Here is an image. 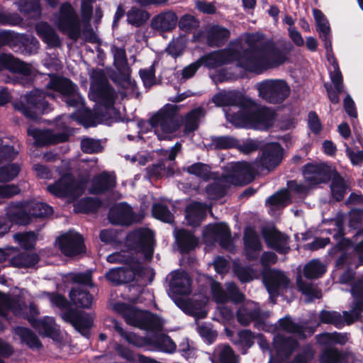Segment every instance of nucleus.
Returning <instances> with one entry per match:
<instances>
[{
	"instance_id": "nucleus-1",
	"label": "nucleus",
	"mask_w": 363,
	"mask_h": 363,
	"mask_svg": "<svg viewBox=\"0 0 363 363\" xmlns=\"http://www.w3.org/2000/svg\"><path fill=\"white\" fill-rule=\"evenodd\" d=\"M234 60H245L247 68H261L264 66H279L286 60V55L274 47L247 50L242 59L231 53L230 50H220L204 55L185 68H216Z\"/></svg>"
},
{
	"instance_id": "nucleus-2",
	"label": "nucleus",
	"mask_w": 363,
	"mask_h": 363,
	"mask_svg": "<svg viewBox=\"0 0 363 363\" xmlns=\"http://www.w3.org/2000/svg\"><path fill=\"white\" fill-rule=\"evenodd\" d=\"M90 74V97L104 109L102 113L112 111L116 116L120 115V112L114 106L116 98L114 89L108 82L106 77L104 69H91Z\"/></svg>"
},
{
	"instance_id": "nucleus-3",
	"label": "nucleus",
	"mask_w": 363,
	"mask_h": 363,
	"mask_svg": "<svg viewBox=\"0 0 363 363\" xmlns=\"http://www.w3.org/2000/svg\"><path fill=\"white\" fill-rule=\"evenodd\" d=\"M53 21L57 29L70 39L76 40L82 36L87 41L84 35L85 27L82 23V18H79L71 4L63 3L59 11L54 14Z\"/></svg>"
},
{
	"instance_id": "nucleus-4",
	"label": "nucleus",
	"mask_w": 363,
	"mask_h": 363,
	"mask_svg": "<svg viewBox=\"0 0 363 363\" xmlns=\"http://www.w3.org/2000/svg\"><path fill=\"white\" fill-rule=\"evenodd\" d=\"M25 98L26 103L21 101L16 102L14 108L30 121L36 122L40 119V115L47 114L53 109L48 100V98L53 99V94L34 89L26 95Z\"/></svg>"
},
{
	"instance_id": "nucleus-5",
	"label": "nucleus",
	"mask_w": 363,
	"mask_h": 363,
	"mask_svg": "<svg viewBox=\"0 0 363 363\" xmlns=\"http://www.w3.org/2000/svg\"><path fill=\"white\" fill-rule=\"evenodd\" d=\"M55 124L59 130L55 133L52 129H39L29 127L27 133L34 139V145L36 147H45L58 143L67 142L72 134L67 123L62 120V116L55 119Z\"/></svg>"
},
{
	"instance_id": "nucleus-6",
	"label": "nucleus",
	"mask_w": 363,
	"mask_h": 363,
	"mask_svg": "<svg viewBox=\"0 0 363 363\" xmlns=\"http://www.w3.org/2000/svg\"><path fill=\"white\" fill-rule=\"evenodd\" d=\"M183 116L179 113V106L167 104L150 119L152 128L160 127L162 132L172 134L177 131L183 125Z\"/></svg>"
},
{
	"instance_id": "nucleus-7",
	"label": "nucleus",
	"mask_w": 363,
	"mask_h": 363,
	"mask_svg": "<svg viewBox=\"0 0 363 363\" xmlns=\"http://www.w3.org/2000/svg\"><path fill=\"white\" fill-rule=\"evenodd\" d=\"M48 191L60 199H77L82 195L84 186L81 182L76 180L71 173L62 175L53 184L47 187Z\"/></svg>"
},
{
	"instance_id": "nucleus-8",
	"label": "nucleus",
	"mask_w": 363,
	"mask_h": 363,
	"mask_svg": "<svg viewBox=\"0 0 363 363\" xmlns=\"http://www.w3.org/2000/svg\"><path fill=\"white\" fill-rule=\"evenodd\" d=\"M130 247L143 253L146 258H151L154 252V233L147 228H138L126 236Z\"/></svg>"
},
{
	"instance_id": "nucleus-9",
	"label": "nucleus",
	"mask_w": 363,
	"mask_h": 363,
	"mask_svg": "<svg viewBox=\"0 0 363 363\" xmlns=\"http://www.w3.org/2000/svg\"><path fill=\"white\" fill-rule=\"evenodd\" d=\"M262 99L272 104H280L290 94V88L284 80H266L258 87Z\"/></svg>"
},
{
	"instance_id": "nucleus-10",
	"label": "nucleus",
	"mask_w": 363,
	"mask_h": 363,
	"mask_svg": "<svg viewBox=\"0 0 363 363\" xmlns=\"http://www.w3.org/2000/svg\"><path fill=\"white\" fill-rule=\"evenodd\" d=\"M58 248L66 257H73L84 253L86 246L83 236L73 231H68L57 238Z\"/></svg>"
},
{
	"instance_id": "nucleus-11",
	"label": "nucleus",
	"mask_w": 363,
	"mask_h": 363,
	"mask_svg": "<svg viewBox=\"0 0 363 363\" xmlns=\"http://www.w3.org/2000/svg\"><path fill=\"white\" fill-rule=\"evenodd\" d=\"M62 319L71 324L74 329L84 337H88L90 330L94 326V316L77 309H69L60 313Z\"/></svg>"
},
{
	"instance_id": "nucleus-12",
	"label": "nucleus",
	"mask_w": 363,
	"mask_h": 363,
	"mask_svg": "<svg viewBox=\"0 0 363 363\" xmlns=\"http://www.w3.org/2000/svg\"><path fill=\"white\" fill-rule=\"evenodd\" d=\"M335 169L325 163H307L303 167L306 182L311 186L329 182L335 174Z\"/></svg>"
},
{
	"instance_id": "nucleus-13",
	"label": "nucleus",
	"mask_w": 363,
	"mask_h": 363,
	"mask_svg": "<svg viewBox=\"0 0 363 363\" xmlns=\"http://www.w3.org/2000/svg\"><path fill=\"white\" fill-rule=\"evenodd\" d=\"M263 284L271 296H278L280 289L288 288L290 280L279 269L267 268L261 272Z\"/></svg>"
},
{
	"instance_id": "nucleus-14",
	"label": "nucleus",
	"mask_w": 363,
	"mask_h": 363,
	"mask_svg": "<svg viewBox=\"0 0 363 363\" xmlns=\"http://www.w3.org/2000/svg\"><path fill=\"white\" fill-rule=\"evenodd\" d=\"M231 172L223 177L226 183L235 185H246L255 178L254 167L247 162H238L231 167Z\"/></svg>"
},
{
	"instance_id": "nucleus-15",
	"label": "nucleus",
	"mask_w": 363,
	"mask_h": 363,
	"mask_svg": "<svg viewBox=\"0 0 363 363\" xmlns=\"http://www.w3.org/2000/svg\"><path fill=\"white\" fill-rule=\"evenodd\" d=\"M261 151L260 164L269 171L276 168L283 160L284 148L279 143H268L262 147Z\"/></svg>"
},
{
	"instance_id": "nucleus-16",
	"label": "nucleus",
	"mask_w": 363,
	"mask_h": 363,
	"mask_svg": "<svg viewBox=\"0 0 363 363\" xmlns=\"http://www.w3.org/2000/svg\"><path fill=\"white\" fill-rule=\"evenodd\" d=\"M108 218L114 225L130 226L136 221L132 207L126 202L112 206L109 209Z\"/></svg>"
},
{
	"instance_id": "nucleus-17",
	"label": "nucleus",
	"mask_w": 363,
	"mask_h": 363,
	"mask_svg": "<svg viewBox=\"0 0 363 363\" xmlns=\"http://www.w3.org/2000/svg\"><path fill=\"white\" fill-rule=\"evenodd\" d=\"M143 268L139 265L113 268L106 273V279L115 286L130 283L135 275H140Z\"/></svg>"
},
{
	"instance_id": "nucleus-18",
	"label": "nucleus",
	"mask_w": 363,
	"mask_h": 363,
	"mask_svg": "<svg viewBox=\"0 0 363 363\" xmlns=\"http://www.w3.org/2000/svg\"><path fill=\"white\" fill-rule=\"evenodd\" d=\"M5 215L6 223L9 225V228L13 225L25 226L32 223L26 203L23 201L11 202L6 210Z\"/></svg>"
},
{
	"instance_id": "nucleus-19",
	"label": "nucleus",
	"mask_w": 363,
	"mask_h": 363,
	"mask_svg": "<svg viewBox=\"0 0 363 363\" xmlns=\"http://www.w3.org/2000/svg\"><path fill=\"white\" fill-rule=\"evenodd\" d=\"M263 238L267 246L279 254H286L289 247L286 246L289 237L277 228H264L262 230Z\"/></svg>"
},
{
	"instance_id": "nucleus-20",
	"label": "nucleus",
	"mask_w": 363,
	"mask_h": 363,
	"mask_svg": "<svg viewBox=\"0 0 363 363\" xmlns=\"http://www.w3.org/2000/svg\"><path fill=\"white\" fill-rule=\"evenodd\" d=\"M204 235L218 242L224 249L232 245L231 230L225 223H215L206 228Z\"/></svg>"
},
{
	"instance_id": "nucleus-21",
	"label": "nucleus",
	"mask_w": 363,
	"mask_h": 363,
	"mask_svg": "<svg viewBox=\"0 0 363 363\" xmlns=\"http://www.w3.org/2000/svg\"><path fill=\"white\" fill-rule=\"evenodd\" d=\"M169 295L182 296L190 294L191 280L184 272L175 270L172 272L169 275Z\"/></svg>"
},
{
	"instance_id": "nucleus-22",
	"label": "nucleus",
	"mask_w": 363,
	"mask_h": 363,
	"mask_svg": "<svg viewBox=\"0 0 363 363\" xmlns=\"http://www.w3.org/2000/svg\"><path fill=\"white\" fill-rule=\"evenodd\" d=\"M9 71L6 74H4L3 80L7 84H21L23 86L29 87L34 82L35 77L38 74V69H0L1 71Z\"/></svg>"
},
{
	"instance_id": "nucleus-23",
	"label": "nucleus",
	"mask_w": 363,
	"mask_h": 363,
	"mask_svg": "<svg viewBox=\"0 0 363 363\" xmlns=\"http://www.w3.org/2000/svg\"><path fill=\"white\" fill-rule=\"evenodd\" d=\"M231 69H215L210 77L215 84L225 82H233L238 79H250L253 75L261 74L267 69H240L238 74L230 72Z\"/></svg>"
},
{
	"instance_id": "nucleus-24",
	"label": "nucleus",
	"mask_w": 363,
	"mask_h": 363,
	"mask_svg": "<svg viewBox=\"0 0 363 363\" xmlns=\"http://www.w3.org/2000/svg\"><path fill=\"white\" fill-rule=\"evenodd\" d=\"M273 347L277 356L289 358L293 352L299 347V342L292 337L277 334L273 338Z\"/></svg>"
},
{
	"instance_id": "nucleus-25",
	"label": "nucleus",
	"mask_w": 363,
	"mask_h": 363,
	"mask_svg": "<svg viewBox=\"0 0 363 363\" xmlns=\"http://www.w3.org/2000/svg\"><path fill=\"white\" fill-rule=\"evenodd\" d=\"M116 185V177L107 172H103L93 177L89 192L95 195L103 194L112 191Z\"/></svg>"
},
{
	"instance_id": "nucleus-26",
	"label": "nucleus",
	"mask_w": 363,
	"mask_h": 363,
	"mask_svg": "<svg viewBox=\"0 0 363 363\" xmlns=\"http://www.w3.org/2000/svg\"><path fill=\"white\" fill-rule=\"evenodd\" d=\"M275 114L269 108H251L250 127L265 130L272 126Z\"/></svg>"
},
{
	"instance_id": "nucleus-27",
	"label": "nucleus",
	"mask_w": 363,
	"mask_h": 363,
	"mask_svg": "<svg viewBox=\"0 0 363 363\" xmlns=\"http://www.w3.org/2000/svg\"><path fill=\"white\" fill-rule=\"evenodd\" d=\"M175 240L181 254H188L195 250L199 242L192 232L184 228L176 232Z\"/></svg>"
},
{
	"instance_id": "nucleus-28",
	"label": "nucleus",
	"mask_w": 363,
	"mask_h": 363,
	"mask_svg": "<svg viewBox=\"0 0 363 363\" xmlns=\"http://www.w3.org/2000/svg\"><path fill=\"white\" fill-rule=\"evenodd\" d=\"M114 309L124 318L128 325L139 328L145 311L139 310L124 302L116 303Z\"/></svg>"
},
{
	"instance_id": "nucleus-29",
	"label": "nucleus",
	"mask_w": 363,
	"mask_h": 363,
	"mask_svg": "<svg viewBox=\"0 0 363 363\" xmlns=\"http://www.w3.org/2000/svg\"><path fill=\"white\" fill-rule=\"evenodd\" d=\"M279 323L281 329L289 333L297 335L301 340H306L314 333L313 328L294 322L289 315L280 318Z\"/></svg>"
},
{
	"instance_id": "nucleus-30",
	"label": "nucleus",
	"mask_w": 363,
	"mask_h": 363,
	"mask_svg": "<svg viewBox=\"0 0 363 363\" xmlns=\"http://www.w3.org/2000/svg\"><path fill=\"white\" fill-rule=\"evenodd\" d=\"M250 102L247 99V101L243 105H235L239 107L236 112L226 113L227 119L236 127H250L251 107L247 105Z\"/></svg>"
},
{
	"instance_id": "nucleus-31",
	"label": "nucleus",
	"mask_w": 363,
	"mask_h": 363,
	"mask_svg": "<svg viewBox=\"0 0 363 363\" xmlns=\"http://www.w3.org/2000/svg\"><path fill=\"white\" fill-rule=\"evenodd\" d=\"M96 0H82L81 5V13L82 16V23L85 27V39L90 43H95L97 40L96 34L92 30L90 26V21L93 13V3Z\"/></svg>"
},
{
	"instance_id": "nucleus-32",
	"label": "nucleus",
	"mask_w": 363,
	"mask_h": 363,
	"mask_svg": "<svg viewBox=\"0 0 363 363\" xmlns=\"http://www.w3.org/2000/svg\"><path fill=\"white\" fill-rule=\"evenodd\" d=\"M206 216V208L201 202L194 201L185 208V218L191 226H199Z\"/></svg>"
},
{
	"instance_id": "nucleus-33",
	"label": "nucleus",
	"mask_w": 363,
	"mask_h": 363,
	"mask_svg": "<svg viewBox=\"0 0 363 363\" xmlns=\"http://www.w3.org/2000/svg\"><path fill=\"white\" fill-rule=\"evenodd\" d=\"M109 71L110 79L117 86L125 89L135 91L137 88L136 82L132 80L130 76L131 69H107Z\"/></svg>"
},
{
	"instance_id": "nucleus-34",
	"label": "nucleus",
	"mask_w": 363,
	"mask_h": 363,
	"mask_svg": "<svg viewBox=\"0 0 363 363\" xmlns=\"http://www.w3.org/2000/svg\"><path fill=\"white\" fill-rule=\"evenodd\" d=\"M177 16L172 11L161 13L155 16L151 21V27L160 31H169L175 28Z\"/></svg>"
},
{
	"instance_id": "nucleus-35",
	"label": "nucleus",
	"mask_w": 363,
	"mask_h": 363,
	"mask_svg": "<svg viewBox=\"0 0 363 363\" xmlns=\"http://www.w3.org/2000/svg\"><path fill=\"white\" fill-rule=\"evenodd\" d=\"M49 76L50 79L47 87L57 91L61 99L67 95V94H74L75 92V85L69 79L53 74H49Z\"/></svg>"
},
{
	"instance_id": "nucleus-36",
	"label": "nucleus",
	"mask_w": 363,
	"mask_h": 363,
	"mask_svg": "<svg viewBox=\"0 0 363 363\" xmlns=\"http://www.w3.org/2000/svg\"><path fill=\"white\" fill-rule=\"evenodd\" d=\"M69 296L72 303L78 308H89L93 301L90 292L81 286L72 288Z\"/></svg>"
},
{
	"instance_id": "nucleus-37",
	"label": "nucleus",
	"mask_w": 363,
	"mask_h": 363,
	"mask_svg": "<svg viewBox=\"0 0 363 363\" xmlns=\"http://www.w3.org/2000/svg\"><path fill=\"white\" fill-rule=\"evenodd\" d=\"M212 101L218 107H224L243 105L247 101V98L238 92L218 93L213 96Z\"/></svg>"
},
{
	"instance_id": "nucleus-38",
	"label": "nucleus",
	"mask_w": 363,
	"mask_h": 363,
	"mask_svg": "<svg viewBox=\"0 0 363 363\" xmlns=\"http://www.w3.org/2000/svg\"><path fill=\"white\" fill-rule=\"evenodd\" d=\"M313 13L317 24V30L320 33V38L324 42L325 49L328 50V49L331 48L330 28L329 23L320 10L313 9Z\"/></svg>"
},
{
	"instance_id": "nucleus-39",
	"label": "nucleus",
	"mask_w": 363,
	"mask_h": 363,
	"mask_svg": "<svg viewBox=\"0 0 363 363\" xmlns=\"http://www.w3.org/2000/svg\"><path fill=\"white\" fill-rule=\"evenodd\" d=\"M26 206L32 219H45L53 214V208L50 205L44 202H34L31 201L26 203Z\"/></svg>"
},
{
	"instance_id": "nucleus-40",
	"label": "nucleus",
	"mask_w": 363,
	"mask_h": 363,
	"mask_svg": "<svg viewBox=\"0 0 363 363\" xmlns=\"http://www.w3.org/2000/svg\"><path fill=\"white\" fill-rule=\"evenodd\" d=\"M204 111L201 107L193 108L183 117L184 133L189 135L197 130L199 127L200 119Z\"/></svg>"
},
{
	"instance_id": "nucleus-41",
	"label": "nucleus",
	"mask_w": 363,
	"mask_h": 363,
	"mask_svg": "<svg viewBox=\"0 0 363 363\" xmlns=\"http://www.w3.org/2000/svg\"><path fill=\"white\" fill-rule=\"evenodd\" d=\"M40 261V257L36 253L21 252L12 257L9 263L11 266L21 268H31Z\"/></svg>"
},
{
	"instance_id": "nucleus-42",
	"label": "nucleus",
	"mask_w": 363,
	"mask_h": 363,
	"mask_svg": "<svg viewBox=\"0 0 363 363\" xmlns=\"http://www.w3.org/2000/svg\"><path fill=\"white\" fill-rule=\"evenodd\" d=\"M175 162L169 163L167 165V160H159L156 164H153L147 167V172L150 177L157 179L162 178L166 175L167 177L174 175Z\"/></svg>"
},
{
	"instance_id": "nucleus-43",
	"label": "nucleus",
	"mask_w": 363,
	"mask_h": 363,
	"mask_svg": "<svg viewBox=\"0 0 363 363\" xmlns=\"http://www.w3.org/2000/svg\"><path fill=\"white\" fill-rule=\"evenodd\" d=\"M35 29L41 39L50 46L57 47L60 45V40L55 30L47 23H38Z\"/></svg>"
},
{
	"instance_id": "nucleus-44",
	"label": "nucleus",
	"mask_w": 363,
	"mask_h": 363,
	"mask_svg": "<svg viewBox=\"0 0 363 363\" xmlns=\"http://www.w3.org/2000/svg\"><path fill=\"white\" fill-rule=\"evenodd\" d=\"M345 352L335 347H327L323 349L319 355L320 363H343L347 359Z\"/></svg>"
},
{
	"instance_id": "nucleus-45",
	"label": "nucleus",
	"mask_w": 363,
	"mask_h": 363,
	"mask_svg": "<svg viewBox=\"0 0 363 363\" xmlns=\"http://www.w3.org/2000/svg\"><path fill=\"white\" fill-rule=\"evenodd\" d=\"M16 334L20 337L21 342L25 343L29 348L40 349L43 347L38 337L28 328L17 327Z\"/></svg>"
},
{
	"instance_id": "nucleus-46",
	"label": "nucleus",
	"mask_w": 363,
	"mask_h": 363,
	"mask_svg": "<svg viewBox=\"0 0 363 363\" xmlns=\"http://www.w3.org/2000/svg\"><path fill=\"white\" fill-rule=\"evenodd\" d=\"M162 324L160 317L150 311H145L140 319L139 328L150 331H158L162 328Z\"/></svg>"
},
{
	"instance_id": "nucleus-47",
	"label": "nucleus",
	"mask_w": 363,
	"mask_h": 363,
	"mask_svg": "<svg viewBox=\"0 0 363 363\" xmlns=\"http://www.w3.org/2000/svg\"><path fill=\"white\" fill-rule=\"evenodd\" d=\"M102 206V201L98 197L86 196L81 199L75 208L83 213H95Z\"/></svg>"
},
{
	"instance_id": "nucleus-48",
	"label": "nucleus",
	"mask_w": 363,
	"mask_h": 363,
	"mask_svg": "<svg viewBox=\"0 0 363 363\" xmlns=\"http://www.w3.org/2000/svg\"><path fill=\"white\" fill-rule=\"evenodd\" d=\"M126 16L128 23L138 28L145 24L150 15L145 10L134 6L127 11Z\"/></svg>"
},
{
	"instance_id": "nucleus-49",
	"label": "nucleus",
	"mask_w": 363,
	"mask_h": 363,
	"mask_svg": "<svg viewBox=\"0 0 363 363\" xmlns=\"http://www.w3.org/2000/svg\"><path fill=\"white\" fill-rule=\"evenodd\" d=\"M149 344L153 345L157 350L166 353H173L177 349V345L172 339L165 334L150 339Z\"/></svg>"
},
{
	"instance_id": "nucleus-50",
	"label": "nucleus",
	"mask_w": 363,
	"mask_h": 363,
	"mask_svg": "<svg viewBox=\"0 0 363 363\" xmlns=\"http://www.w3.org/2000/svg\"><path fill=\"white\" fill-rule=\"evenodd\" d=\"M113 328L128 343L135 347H143L146 342L149 343L150 339L141 337L132 332L125 331L123 328L121 323L116 320H113Z\"/></svg>"
},
{
	"instance_id": "nucleus-51",
	"label": "nucleus",
	"mask_w": 363,
	"mask_h": 363,
	"mask_svg": "<svg viewBox=\"0 0 363 363\" xmlns=\"http://www.w3.org/2000/svg\"><path fill=\"white\" fill-rule=\"evenodd\" d=\"M331 179L330 190L332 196L336 201L340 202L342 201L345 197L347 185L344 179L337 171H335V174Z\"/></svg>"
},
{
	"instance_id": "nucleus-52",
	"label": "nucleus",
	"mask_w": 363,
	"mask_h": 363,
	"mask_svg": "<svg viewBox=\"0 0 363 363\" xmlns=\"http://www.w3.org/2000/svg\"><path fill=\"white\" fill-rule=\"evenodd\" d=\"M325 272V266L318 259L311 260L303 267V275L308 279H318Z\"/></svg>"
},
{
	"instance_id": "nucleus-53",
	"label": "nucleus",
	"mask_w": 363,
	"mask_h": 363,
	"mask_svg": "<svg viewBox=\"0 0 363 363\" xmlns=\"http://www.w3.org/2000/svg\"><path fill=\"white\" fill-rule=\"evenodd\" d=\"M223 179V177L219 182H214L206 186V192L211 199L219 200L227 194L230 186L228 184H223V182H225Z\"/></svg>"
},
{
	"instance_id": "nucleus-54",
	"label": "nucleus",
	"mask_w": 363,
	"mask_h": 363,
	"mask_svg": "<svg viewBox=\"0 0 363 363\" xmlns=\"http://www.w3.org/2000/svg\"><path fill=\"white\" fill-rule=\"evenodd\" d=\"M243 243L245 249L261 250L262 244L254 228L247 226L244 230Z\"/></svg>"
},
{
	"instance_id": "nucleus-55",
	"label": "nucleus",
	"mask_w": 363,
	"mask_h": 363,
	"mask_svg": "<svg viewBox=\"0 0 363 363\" xmlns=\"http://www.w3.org/2000/svg\"><path fill=\"white\" fill-rule=\"evenodd\" d=\"M229 36L230 32L228 29L213 26L208 33V42L211 46H220Z\"/></svg>"
},
{
	"instance_id": "nucleus-56",
	"label": "nucleus",
	"mask_w": 363,
	"mask_h": 363,
	"mask_svg": "<svg viewBox=\"0 0 363 363\" xmlns=\"http://www.w3.org/2000/svg\"><path fill=\"white\" fill-rule=\"evenodd\" d=\"M319 320L321 323L333 325L338 329L344 326L342 316L339 312L335 311L322 310L319 314Z\"/></svg>"
},
{
	"instance_id": "nucleus-57",
	"label": "nucleus",
	"mask_w": 363,
	"mask_h": 363,
	"mask_svg": "<svg viewBox=\"0 0 363 363\" xmlns=\"http://www.w3.org/2000/svg\"><path fill=\"white\" fill-rule=\"evenodd\" d=\"M38 235L34 231L17 233L14 235V240L26 250H31L35 248Z\"/></svg>"
},
{
	"instance_id": "nucleus-58",
	"label": "nucleus",
	"mask_w": 363,
	"mask_h": 363,
	"mask_svg": "<svg viewBox=\"0 0 363 363\" xmlns=\"http://www.w3.org/2000/svg\"><path fill=\"white\" fill-rule=\"evenodd\" d=\"M21 13L38 17L40 14V0H19L16 2Z\"/></svg>"
},
{
	"instance_id": "nucleus-59",
	"label": "nucleus",
	"mask_w": 363,
	"mask_h": 363,
	"mask_svg": "<svg viewBox=\"0 0 363 363\" xmlns=\"http://www.w3.org/2000/svg\"><path fill=\"white\" fill-rule=\"evenodd\" d=\"M211 167L203 162H195L190 166L187 167L186 172L189 174L194 175L203 181H208L211 178Z\"/></svg>"
},
{
	"instance_id": "nucleus-60",
	"label": "nucleus",
	"mask_w": 363,
	"mask_h": 363,
	"mask_svg": "<svg viewBox=\"0 0 363 363\" xmlns=\"http://www.w3.org/2000/svg\"><path fill=\"white\" fill-rule=\"evenodd\" d=\"M211 144L216 150H227L238 147L239 140L229 135L213 136L211 138Z\"/></svg>"
},
{
	"instance_id": "nucleus-61",
	"label": "nucleus",
	"mask_w": 363,
	"mask_h": 363,
	"mask_svg": "<svg viewBox=\"0 0 363 363\" xmlns=\"http://www.w3.org/2000/svg\"><path fill=\"white\" fill-rule=\"evenodd\" d=\"M152 213L154 218L162 222L167 223L174 222V216L165 204L155 203L152 207Z\"/></svg>"
},
{
	"instance_id": "nucleus-62",
	"label": "nucleus",
	"mask_w": 363,
	"mask_h": 363,
	"mask_svg": "<svg viewBox=\"0 0 363 363\" xmlns=\"http://www.w3.org/2000/svg\"><path fill=\"white\" fill-rule=\"evenodd\" d=\"M233 271L242 284L249 283L254 279V270L251 267H244L240 263L234 262Z\"/></svg>"
},
{
	"instance_id": "nucleus-63",
	"label": "nucleus",
	"mask_w": 363,
	"mask_h": 363,
	"mask_svg": "<svg viewBox=\"0 0 363 363\" xmlns=\"http://www.w3.org/2000/svg\"><path fill=\"white\" fill-rule=\"evenodd\" d=\"M238 343L241 345V353L246 354L248 350L251 348L255 343V335L250 330L245 329L238 332Z\"/></svg>"
},
{
	"instance_id": "nucleus-64",
	"label": "nucleus",
	"mask_w": 363,
	"mask_h": 363,
	"mask_svg": "<svg viewBox=\"0 0 363 363\" xmlns=\"http://www.w3.org/2000/svg\"><path fill=\"white\" fill-rule=\"evenodd\" d=\"M218 360L219 363H240V357L229 345H225L218 352Z\"/></svg>"
}]
</instances>
